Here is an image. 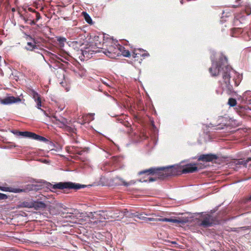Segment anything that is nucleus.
<instances>
[{"instance_id":"f257e3e1","label":"nucleus","mask_w":251,"mask_h":251,"mask_svg":"<svg viewBox=\"0 0 251 251\" xmlns=\"http://www.w3.org/2000/svg\"><path fill=\"white\" fill-rule=\"evenodd\" d=\"M215 53L212 51L210 57L212 65L209 69V73L212 76H221L222 80L220 81V85L222 89L227 92H231L233 85L237 86L239 85L242 76L228 65L227 58L223 54H221L218 61H215Z\"/></svg>"},{"instance_id":"f03ea898","label":"nucleus","mask_w":251,"mask_h":251,"mask_svg":"<svg viewBox=\"0 0 251 251\" xmlns=\"http://www.w3.org/2000/svg\"><path fill=\"white\" fill-rule=\"evenodd\" d=\"M102 44V46H105L106 48H101L100 43H95V46L97 49H102L104 50L103 52L109 57L114 58L119 56L121 54V49H123L122 46L118 44V41L114 40L113 38H110L108 40H105Z\"/></svg>"},{"instance_id":"7ed1b4c3","label":"nucleus","mask_w":251,"mask_h":251,"mask_svg":"<svg viewBox=\"0 0 251 251\" xmlns=\"http://www.w3.org/2000/svg\"><path fill=\"white\" fill-rule=\"evenodd\" d=\"M167 166L163 167H151L148 169H146L138 172L139 176L145 175L149 176L150 175H155V177H150L149 179H140L139 181L142 182H151L156 180L157 178L163 180L168 177V174L167 173Z\"/></svg>"},{"instance_id":"20e7f679","label":"nucleus","mask_w":251,"mask_h":251,"mask_svg":"<svg viewBox=\"0 0 251 251\" xmlns=\"http://www.w3.org/2000/svg\"><path fill=\"white\" fill-rule=\"evenodd\" d=\"M73 47L75 50H80L82 54L84 57L90 58L92 54L95 52H99V50H95L96 49L95 44L93 43L89 44L87 41L83 40H78L71 42L69 45Z\"/></svg>"},{"instance_id":"39448f33","label":"nucleus","mask_w":251,"mask_h":251,"mask_svg":"<svg viewBox=\"0 0 251 251\" xmlns=\"http://www.w3.org/2000/svg\"><path fill=\"white\" fill-rule=\"evenodd\" d=\"M167 171L169 176H177L182 174L193 173L198 171V167L195 165L187 164L185 166L180 164L167 166Z\"/></svg>"},{"instance_id":"423d86ee","label":"nucleus","mask_w":251,"mask_h":251,"mask_svg":"<svg viewBox=\"0 0 251 251\" xmlns=\"http://www.w3.org/2000/svg\"><path fill=\"white\" fill-rule=\"evenodd\" d=\"M51 185L52 186V188L53 189H73L75 190H78L86 187V185H85L73 183L72 182H59Z\"/></svg>"},{"instance_id":"0eeeda50","label":"nucleus","mask_w":251,"mask_h":251,"mask_svg":"<svg viewBox=\"0 0 251 251\" xmlns=\"http://www.w3.org/2000/svg\"><path fill=\"white\" fill-rule=\"evenodd\" d=\"M214 225V217L212 215L207 214L201 217V222L199 226L204 228H207L211 227Z\"/></svg>"},{"instance_id":"6e6552de","label":"nucleus","mask_w":251,"mask_h":251,"mask_svg":"<svg viewBox=\"0 0 251 251\" xmlns=\"http://www.w3.org/2000/svg\"><path fill=\"white\" fill-rule=\"evenodd\" d=\"M52 122L53 124L58 125L60 128H65L66 130H69L70 128L67 126V120L62 116H57L56 115L53 116Z\"/></svg>"},{"instance_id":"1a4fd4ad","label":"nucleus","mask_w":251,"mask_h":251,"mask_svg":"<svg viewBox=\"0 0 251 251\" xmlns=\"http://www.w3.org/2000/svg\"><path fill=\"white\" fill-rule=\"evenodd\" d=\"M65 209L66 210V211L59 212V214L64 218H70L71 219H73L76 217V215L78 213V210L75 209L66 208Z\"/></svg>"},{"instance_id":"9d476101","label":"nucleus","mask_w":251,"mask_h":251,"mask_svg":"<svg viewBox=\"0 0 251 251\" xmlns=\"http://www.w3.org/2000/svg\"><path fill=\"white\" fill-rule=\"evenodd\" d=\"M25 207H32L36 210L43 209L46 207V204L42 202L39 201H34L30 203H24Z\"/></svg>"},{"instance_id":"9b49d317","label":"nucleus","mask_w":251,"mask_h":251,"mask_svg":"<svg viewBox=\"0 0 251 251\" xmlns=\"http://www.w3.org/2000/svg\"><path fill=\"white\" fill-rule=\"evenodd\" d=\"M21 100L19 97L9 96L1 100V103L3 104H9L21 101Z\"/></svg>"},{"instance_id":"f8f14e48","label":"nucleus","mask_w":251,"mask_h":251,"mask_svg":"<svg viewBox=\"0 0 251 251\" xmlns=\"http://www.w3.org/2000/svg\"><path fill=\"white\" fill-rule=\"evenodd\" d=\"M111 182L112 183L113 185L116 186L124 185L126 186H128L130 185V183L126 182L123 179L118 176L113 178L111 180Z\"/></svg>"},{"instance_id":"ddd939ff","label":"nucleus","mask_w":251,"mask_h":251,"mask_svg":"<svg viewBox=\"0 0 251 251\" xmlns=\"http://www.w3.org/2000/svg\"><path fill=\"white\" fill-rule=\"evenodd\" d=\"M33 99L36 103V107L38 109H41L45 114H46V112L43 109H41L42 106L41 100L39 95L34 91H33L31 93Z\"/></svg>"},{"instance_id":"4468645a","label":"nucleus","mask_w":251,"mask_h":251,"mask_svg":"<svg viewBox=\"0 0 251 251\" xmlns=\"http://www.w3.org/2000/svg\"><path fill=\"white\" fill-rule=\"evenodd\" d=\"M217 157L215 154H202L199 156V160L205 161V162H210L212 161L213 160L216 159Z\"/></svg>"},{"instance_id":"2eb2a0df","label":"nucleus","mask_w":251,"mask_h":251,"mask_svg":"<svg viewBox=\"0 0 251 251\" xmlns=\"http://www.w3.org/2000/svg\"><path fill=\"white\" fill-rule=\"evenodd\" d=\"M0 190L4 192H9L15 193H19L25 191V189L20 188H14L12 187H3L0 186Z\"/></svg>"},{"instance_id":"dca6fc26","label":"nucleus","mask_w":251,"mask_h":251,"mask_svg":"<svg viewBox=\"0 0 251 251\" xmlns=\"http://www.w3.org/2000/svg\"><path fill=\"white\" fill-rule=\"evenodd\" d=\"M91 214L92 215L91 218L93 219H98V216H100V219L99 220L100 221L101 220V219H106V218L105 217V212L103 211H99L98 212H94V214L91 213Z\"/></svg>"},{"instance_id":"f3484780","label":"nucleus","mask_w":251,"mask_h":251,"mask_svg":"<svg viewBox=\"0 0 251 251\" xmlns=\"http://www.w3.org/2000/svg\"><path fill=\"white\" fill-rule=\"evenodd\" d=\"M156 221H158L159 222H171V223H177V224H181L183 222L181 220L173 219V218H158Z\"/></svg>"},{"instance_id":"a211bd4d","label":"nucleus","mask_w":251,"mask_h":251,"mask_svg":"<svg viewBox=\"0 0 251 251\" xmlns=\"http://www.w3.org/2000/svg\"><path fill=\"white\" fill-rule=\"evenodd\" d=\"M25 49L27 50L33 51L36 49H38L36 42L34 39L33 42H28L27 43V46L25 47Z\"/></svg>"},{"instance_id":"6ab92c4d","label":"nucleus","mask_w":251,"mask_h":251,"mask_svg":"<svg viewBox=\"0 0 251 251\" xmlns=\"http://www.w3.org/2000/svg\"><path fill=\"white\" fill-rule=\"evenodd\" d=\"M243 100L246 104L251 103V92L246 91L243 95Z\"/></svg>"},{"instance_id":"aec40b11","label":"nucleus","mask_w":251,"mask_h":251,"mask_svg":"<svg viewBox=\"0 0 251 251\" xmlns=\"http://www.w3.org/2000/svg\"><path fill=\"white\" fill-rule=\"evenodd\" d=\"M56 39L58 42L59 45L62 48L64 46L65 43L66 42V39L65 37L58 36L56 37Z\"/></svg>"},{"instance_id":"412c9836","label":"nucleus","mask_w":251,"mask_h":251,"mask_svg":"<svg viewBox=\"0 0 251 251\" xmlns=\"http://www.w3.org/2000/svg\"><path fill=\"white\" fill-rule=\"evenodd\" d=\"M241 32V29L238 28H234L231 31V35L232 37H237Z\"/></svg>"},{"instance_id":"4be33fe9","label":"nucleus","mask_w":251,"mask_h":251,"mask_svg":"<svg viewBox=\"0 0 251 251\" xmlns=\"http://www.w3.org/2000/svg\"><path fill=\"white\" fill-rule=\"evenodd\" d=\"M84 17L86 22L89 24L92 23V20L91 17L86 12H83Z\"/></svg>"},{"instance_id":"5701e85b","label":"nucleus","mask_w":251,"mask_h":251,"mask_svg":"<svg viewBox=\"0 0 251 251\" xmlns=\"http://www.w3.org/2000/svg\"><path fill=\"white\" fill-rule=\"evenodd\" d=\"M123 49H121V55H122L125 57H129L130 55V52L128 50H126L125 48L122 46Z\"/></svg>"},{"instance_id":"b1692460","label":"nucleus","mask_w":251,"mask_h":251,"mask_svg":"<svg viewBox=\"0 0 251 251\" xmlns=\"http://www.w3.org/2000/svg\"><path fill=\"white\" fill-rule=\"evenodd\" d=\"M30 132L29 131H19L17 132V135L19 136H22L25 137H29Z\"/></svg>"},{"instance_id":"393cba45","label":"nucleus","mask_w":251,"mask_h":251,"mask_svg":"<svg viewBox=\"0 0 251 251\" xmlns=\"http://www.w3.org/2000/svg\"><path fill=\"white\" fill-rule=\"evenodd\" d=\"M228 104L230 105V106L233 107L237 104L236 100L235 99L230 98L228 99Z\"/></svg>"},{"instance_id":"a878e982","label":"nucleus","mask_w":251,"mask_h":251,"mask_svg":"<svg viewBox=\"0 0 251 251\" xmlns=\"http://www.w3.org/2000/svg\"><path fill=\"white\" fill-rule=\"evenodd\" d=\"M40 137V135L36 134L33 132H30V134L29 135V138L33 139L37 141H39Z\"/></svg>"},{"instance_id":"bb28decb","label":"nucleus","mask_w":251,"mask_h":251,"mask_svg":"<svg viewBox=\"0 0 251 251\" xmlns=\"http://www.w3.org/2000/svg\"><path fill=\"white\" fill-rule=\"evenodd\" d=\"M39 141L44 142H50V144L51 147H54L55 145L54 143L52 142L49 141L47 138L40 136Z\"/></svg>"},{"instance_id":"cd10ccee","label":"nucleus","mask_w":251,"mask_h":251,"mask_svg":"<svg viewBox=\"0 0 251 251\" xmlns=\"http://www.w3.org/2000/svg\"><path fill=\"white\" fill-rule=\"evenodd\" d=\"M57 58L60 60L61 62L66 63V60H69V56L67 54L65 55V56H61L60 57H57Z\"/></svg>"},{"instance_id":"c85d7f7f","label":"nucleus","mask_w":251,"mask_h":251,"mask_svg":"<svg viewBox=\"0 0 251 251\" xmlns=\"http://www.w3.org/2000/svg\"><path fill=\"white\" fill-rule=\"evenodd\" d=\"M245 11L247 15L251 14V7L250 5H247L245 6Z\"/></svg>"},{"instance_id":"c756f323","label":"nucleus","mask_w":251,"mask_h":251,"mask_svg":"<svg viewBox=\"0 0 251 251\" xmlns=\"http://www.w3.org/2000/svg\"><path fill=\"white\" fill-rule=\"evenodd\" d=\"M135 217L142 220H145L146 219V217L144 216L143 214L142 213L136 215V216H135Z\"/></svg>"},{"instance_id":"7c9ffc66","label":"nucleus","mask_w":251,"mask_h":251,"mask_svg":"<svg viewBox=\"0 0 251 251\" xmlns=\"http://www.w3.org/2000/svg\"><path fill=\"white\" fill-rule=\"evenodd\" d=\"M251 157H249L248 158L247 160H243V161H242L241 162H240V164H243V165L244 166H247V163L250 161H251V159H250Z\"/></svg>"},{"instance_id":"2f4dec72","label":"nucleus","mask_w":251,"mask_h":251,"mask_svg":"<svg viewBox=\"0 0 251 251\" xmlns=\"http://www.w3.org/2000/svg\"><path fill=\"white\" fill-rule=\"evenodd\" d=\"M101 81L106 86H110L109 83H110V81L108 79L104 78V79H102Z\"/></svg>"},{"instance_id":"473e14b6","label":"nucleus","mask_w":251,"mask_h":251,"mask_svg":"<svg viewBox=\"0 0 251 251\" xmlns=\"http://www.w3.org/2000/svg\"><path fill=\"white\" fill-rule=\"evenodd\" d=\"M34 13L35 14V15H36V20H35V21L36 22H37L38 20H39L41 17L40 16V14L39 12H37L36 11H34Z\"/></svg>"},{"instance_id":"72a5a7b5","label":"nucleus","mask_w":251,"mask_h":251,"mask_svg":"<svg viewBox=\"0 0 251 251\" xmlns=\"http://www.w3.org/2000/svg\"><path fill=\"white\" fill-rule=\"evenodd\" d=\"M226 126V125H219L217 126V127L215 128L217 130H221L225 128Z\"/></svg>"},{"instance_id":"f704fd0d","label":"nucleus","mask_w":251,"mask_h":251,"mask_svg":"<svg viewBox=\"0 0 251 251\" xmlns=\"http://www.w3.org/2000/svg\"><path fill=\"white\" fill-rule=\"evenodd\" d=\"M7 198L8 197L6 195L0 193V200H6Z\"/></svg>"},{"instance_id":"c9c22d12","label":"nucleus","mask_w":251,"mask_h":251,"mask_svg":"<svg viewBox=\"0 0 251 251\" xmlns=\"http://www.w3.org/2000/svg\"><path fill=\"white\" fill-rule=\"evenodd\" d=\"M157 219H154L153 218L146 217L145 220L147 221H156V222H157L158 221H156Z\"/></svg>"},{"instance_id":"e433bc0d","label":"nucleus","mask_w":251,"mask_h":251,"mask_svg":"<svg viewBox=\"0 0 251 251\" xmlns=\"http://www.w3.org/2000/svg\"><path fill=\"white\" fill-rule=\"evenodd\" d=\"M123 213L124 216H126L127 217V215L128 214L129 212L128 211V210L126 209H125L123 211Z\"/></svg>"},{"instance_id":"4c0bfd02","label":"nucleus","mask_w":251,"mask_h":251,"mask_svg":"<svg viewBox=\"0 0 251 251\" xmlns=\"http://www.w3.org/2000/svg\"><path fill=\"white\" fill-rule=\"evenodd\" d=\"M136 215H135L134 213L129 212L128 214L127 215V217H135V216H136Z\"/></svg>"},{"instance_id":"58836bf2","label":"nucleus","mask_w":251,"mask_h":251,"mask_svg":"<svg viewBox=\"0 0 251 251\" xmlns=\"http://www.w3.org/2000/svg\"><path fill=\"white\" fill-rule=\"evenodd\" d=\"M36 21L34 20H30L29 24L30 25H35L36 24Z\"/></svg>"},{"instance_id":"ea45409f","label":"nucleus","mask_w":251,"mask_h":251,"mask_svg":"<svg viewBox=\"0 0 251 251\" xmlns=\"http://www.w3.org/2000/svg\"><path fill=\"white\" fill-rule=\"evenodd\" d=\"M150 55H149V53H148V52H146V53H143L142 56L143 57H146V56H149Z\"/></svg>"},{"instance_id":"a19ab883","label":"nucleus","mask_w":251,"mask_h":251,"mask_svg":"<svg viewBox=\"0 0 251 251\" xmlns=\"http://www.w3.org/2000/svg\"><path fill=\"white\" fill-rule=\"evenodd\" d=\"M241 228L242 229H249L250 226H243V227H241Z\"/></svg>"},{"instance_id":"79ce46f5","label":"nucleus","mask_w":251,"mask_h":251,"mask_svg":"<svg viewBox=\"0 0 251 251\" xmlns=\"http://www.w3.org/2000/svg\"><path fill=\"white\" fill-rule=\"evenodd\" d=\"M94 115H95L94 113H89V115H90V116H91L92 117V120H93L94 119Z\"/></svg>"},{"instance_id":"37998d69","label":"nucleus","mask_w":251,"mask_h":251,"mask_svg":"<svg viewBox=\"0 0 251 251\" xmlns=\"http://www.w3.org/2000/svg\"><path fill=\"white\" fill-rule=\"evenodd\" d=\"M61 207L63 208V209L64 210V211H66V210L65 209L66 208H67L66 206L62 204Z\"/></svg>"},{"instance_id":"c03bdc74","label":"nucleus","mask_w":251,"mask_h":251,"mask_svg":"<svg viewBox=\"0 0 251 251\" xmlns=\"http://www.w3.org/2000/svg\"><path fill=\"white\" fill-rule=\"evenodd\" d=\"M151 126L153 128H156L153 121H151Z\"/></svg>"},{"instance_id":"a18cd8bd","label":"nucleus","mask_w":251,"mask_h":251,"mask_svg":"<svg viewBox=\"0 0 251 251\" xmlns=\"http://www.w3.org/2000/svg\"><path fill=\"white\" fill-rule=\"evenodd\" d=\"M238 6V5H233L232 6V7H234V8H235V7H237Z\"/></svg>"},{"instance_id":"49530a36","label":"nucleus","mask_w":251,"mask_h":251,"mask_svg":"<svg viewBox=\"0 0 251 251\" xmlns=\"http://www.w3.org/2000/svg\"><path fill=\"white\" fill-rule=\"evenodd\" d=\"M248 200L251 201V195L249 196V198L248 199Z\"/></svg>"},{"instance_id":"de8ad7c7","label":"nucleus","mask_w":251,"mask_h":251,"mask_svg":"<svg viewBox=\"0 0 251 251\" xmlns=\"http://www.w3.org/2000/svg\"><path fill=\"white\" fill-rule=\"evenodd\" d=\"M106 95H107V96H108V97H109L111 98V99H113L114 100H114V99L113 98L111 97L110 96H109V95H108V94H106Z\"/></svg>"},{"instance_id":"09e8293b","label":"nucleus","mask_w":251,"mask_h":251,"mask_svg":"<svg viewBox=\"0 0 251 251\" xmlns=\"http://www.w3.org/2000/svg\"><path fill=\"white\" fill-rule=\"evenodd\" d=\"M172 243L174 244H176V242H175V241H172Z\"/></svg>"},{"instance_id":"8fccbe9b","label":"nucleus","mask_w":251,"mask_h":251,"mask_svg":"<svg viewBox=\"0 0 251 251\" xmlns=\"http://www.w3.org/2000/svg\"><path fill=\"white\" fill-rule=\"evenodd\" d=\"M241 0H236V2L237 3V2H239Z\"/></svg>"},{"instance_id":"3c124183","label":"nucleus","mask_w":251,"mask_h":251,"mask_svg":"<svg viewBox=\"0 0 251 251\" xmlns=\"http://www.w3.org/2000/svg\"><path fill=\"white\" fill-rule=\"evenodd\" d=\"M248 49L249 51H251V47L248 48Z\"/></svg>"},{"instance_id":"603ef678","label":"nucleus","mask_w":251,"mask_h":251,"mask_svg":"<svg viewBox=\"0 0 251 251\" xmlns=\"http://www.w3.org/2000/svg\"><path fill=\"white\" fill-rule=\"evenodd\" d=\"M30 182H34V179H31V180H30Z\"/></svg>"},{"instance_id":"864d4df0","label":"nucleus","mask_w":251,"mask_h":251,"mask_svg":"<svg viewBox=\"0 0 251 251\" xmlns=\"http://www.w3.org/2000/svg\"><path fill=\"white\" fill-rule=\"evenodd\" d=\"M180 2H181L182 4H183V0H181V1H180Z\"/></svg>"},{"instance_id":"5fc2aeb1","label":"nucleus","mask_w":251,"mask_h":251,"mask_svg":"<svg viewBox=\"0 0 251 251\" xmlns=\"http://www.w3.org/2000/svg\"><path fill=\"white\" fill-rule=\"evenodd\" d=\"M238 107H240V108H242V107L240 106L239 105H238Z\"/></svg>"},{"instance_id":"6e6d98bb","label":"nucleus","mask_w":251,"mask_h":251,"mask_svg":"<svg viewBox=\"0 0 251 251\" xmlns=\"http://www.w3.org/2000/svg\"><path fill=\"white\" fill-rule=\"evenodd\" d=\"M78 154H81V152H79Z\"/></svg>"},{"instance_id":"4d7b16f0","label":"nucleus","mask_w":251,"mask_h":251,"mask_svg":"<svg viewBox=\"0 0 251 251\" xmlns=\"http://www.w3.org/2000/svg\"><path fill=\"white\" fill-rule=\"evenodd\" d=\"M250 159H251V158Z\"/></svg>"}]
</instances>
